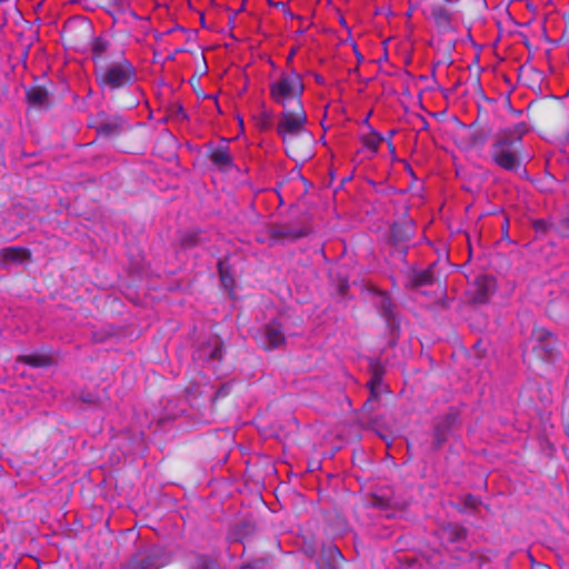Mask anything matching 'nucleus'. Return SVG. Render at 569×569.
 Here are the masks:
<instances>
[{"label": "nucleus", "instance_id": "nucleus-7", "mask_svg": "<svg viewBox=\"0 0 569 569\" xmlns=\"http://www.w3.org/2000/svg\"><path fill=\"white\" fill-rule=\"evenodd\" d=\"M221 355L222 345L218 338H213L197 350V358L202 360L220 359Z\"/></svg>", "mask_w": 569, "mask_h": 569}, {"label": "nucleus", "instance_id": "nucleus-14", "mask_svg": "<svg viewBox=\"0 0 569 569\" xmlns=\"http://www.w3.org/2000/svg\"><path fill=\"white\" fill-rule=\"evenodd\" d=\"M442 537H447L450 541H458L465 537V532L462 528L458 526H450L442 530Z\"/></svg>", "mask_w": 569, "mask_h": 569}, {"label": "nucleus", "instance_id": "nucleus-15", "mask_svg": "<svg viewBox=\"0 0 569 569\" xmlns=\"http://www.w3.org/2000/svg\"><path fill=\"white\" fill-rule=\"evenodd\" d=\"M369 387H370L371 396L373 398H377L379 392H380V390H381V388H382V383H381L380 377H378L377 375L373 376V378L369 382Z\"/></svg>", "mask_w": 569, "mask_h": 569}, {"label": "nucleus", "instance_id": "nucleus-1", "mask_svg": "<svg viewBox=\"0 0 569 569\" xmlns=\"http://www.w3.org/2000/svg\"><path fill=\"white\" fill-rule=\"evenodd\" d=\"M307 122L303 104L283 107L278 116L277 133L282 140L286 153L295 161H303L311 156L312 137L306 128Z\"/></svg>", "mask_w": 569, "mask_h": 569}, {"label": "nucleus", "instance_id": "nucleus-9", "mask_svg": "<svg viewBox=\"0 0 569 569\" xmlns=\"http://www.w3.org/2000/svg\"><path fill=\"white\" fill-rule=\"evenodd\" d=\"M266 338L269 343V348H278L284 342V336L279 323L271 322L267 326Z\"/></svg>", "mask_w": 569, "mask_h": 569}, {"label": "nucleus", "instance_id": "nucleus-11", "mask_svg": "<svg viewBox=\"0 0 569 569\" xmlns=\"http://www.w3.org/2000/svg\"><path fill=\"white\" fill-rule=\"evenodd\" d=\"M19 361L32 367H49L52 363L50 356L39 353L20 356Z\"/></svg>", "mask_w": 569, "mask_h": 569}, {"label": "nucleus", "instance_id": "nucleus-5", "mask_svg": "<svg viewBox=\"0 0 569 569\" xmlns=\"http://www.w3.org/2000/svg\"><path fill=\"white\" fill-rule=\"evenodd\" d=\"M227 141H223L221 144L214 147L210 151V160L211 162L221 171H230L233 169V160L231 158L229 147Z\"/></svg>", "mask_w": 569, "mask_h": 569}, {"label": "nucleus", "instance_id": "nucleus-22", "mask_svg": "<svg viewBox=\"0 0 569 569\" xmlns=\"http://www.w3.org/2000/svg\"><path fill=\"white\" fill-rule=\"evenodd\" d=\"M219 269H220L222 281L224 282L226 279H224V276H223V270H222V264L221 263H219Z\"/></svg>", "mask_w": 569, "mask_h": 569}, {"label": "nucleus", "instance_id": "nucleus-4", "mask_svg": "<svg viewBox=\"0 0 569 569\" xmlns=\"http://www.w3.org/2000/svg\"><path fill=\"white\" fill-rule=\"evenodd\" d=\"M492 159L497 166L508 171L520 169V159L516 148V141L500 138L492 146Z\"/></svg>", "mask_w": 569, "mask_h": 569}, {"label": "nucleus", "instance_id": "nucleus-8", "mask_svg": "<svg viewBox=\"0 0 569 569\" xmlns=\"http://www.w3.org/2000/svg\"><path fill=\"white\" fill-rule=\"evenodd\" d=\"M167 561L162 557H158V550H152L151 555L141 560V563L138 565L137 560L130 562L127 569H159L163 567Z\"/></svg>", "mask_w": 569, "mask_h": 569}, {"label": "nucleus", "instance_id": "nucleus-10", "mask_svg": "<svg viewBox=\"0 0 569 569\" xmlns=\"http://www.w3.org/2000/svg\"><path fill=\"white\" fill-rule=\"evenodd\" d=\"M1 254L4 261L22 263L30 259V252L27 249L19 247L3 249Z\"/></svg>", "mask_w": 569, "mask_h": 569}, {"label": "nucleus", "instance_id": "nucleus-17", "mask_svg": "<svg viewBox=\"0 0 569 569\" xmlns=\"http://www.w3.org/2000/svg\"><path fill=\"white\" fill-rule=\"evenodd\" d=\"M270 126V114L269 113H262L260 121L258 122V127L261 130H267Z\"/></svg>", "mask_w": 569, "mask_h": 569}, {"label": "nucleus", "instance_id": "nucleus-6", "mask_svg": "<svg viewBox=\"0 0 569 569\" xmlns=\"http://www.w3.org/2000/svg\"><path fill=\"white\" fill-rule=\"evenodd\" d=\"M496 289V281L489 276H479L475 281L473 301L486 302Z\"/></svg>", "mask_w": 569, "mask_h": 569}, {"label": "nucleus", "instance_id": "nucleus-18", "mask_svg": "<svg viewBox=\"0 0 569 569\" xmlns=\"http://www.w3.org/2000/svg\"><path fill=\"white\" fill-rule=\"evenodd\" d=\"M569 221V218L566 219L559 227V231L562 233V236H569V228H566V222Z\"/></svg>", "mask_w": 569, "mask_h": 569}, {"label": "nucleus", "instance_id": "nucleus-20", "mask_svg": "<svg viewBox=\"0 0 569 569\" xmlns=\"http://www.w3.org/2000/svg\"><path fill=\"white\" fill-rule=\"evenodd\" d=\"M535 226H536L537 230H543L545 227H546V222L545 221H537Z\"/></svg>", "mask_w": 569, "mask_h": 569}, {"label": "nucleus", "instance_id": "nucleus-3", "mask_svg": "<svg viewBox=\"0 0 569 569\" xmlns=\"http://www.w3.org/2000/svg\"><path fill=\"white\" fill-rule=\"evenodd\" d=\"M133 66L127 59L111 63L98 73L101 86L111 89L120 88L134 79Z\"/></svg>", "mask_w": 569, "mask_h": 569}, {"label": "nucleus", "instance_id": "nucleus-12", "mask_svg": "<svg viewBox=\"0 0 569 569\" xmlns=\"http://www.w3.org/2000/svg\"><path fill=\"white\" fill-rule=\"evenodd\" d=\"M27 98L31 104L42 106L47 102L48 93L44 89L36 87L28 90Z\"/></svg>", "mask_w": 569, "mask_h": 569}, {"label": "nucleus", "instance_id": "nucleus-21", "mask_svg": "<svg viewBox=\"0 0 569 569\" xmlns=\"http://www.w3.org/2000/svg\"><path fill=\"white\" fill-rule=\"evenodd\" d=\"M329 550L332 555H337V556L341 557V553L337 547H331Z\"/></svg>", "mask_w": 569, "mask_h": 569}, {"label": "nucleus", "instance_id": "nucleus-2", "mask_svg": "<svg viewBox=\"0 0 569 569\" xmlns=\"http://www.w3.org/2000/svg\"><path fill=\"white\" fill-rule=\"evenodd\" d=\"M270 99L280 107L302 104L305 83L302 76L295 69L282 70L269 83Z\"/></svg>", "mask_w": 569, "mask_h": 569}, {"label": "nucleus", "instance_id": "nucleus-16", "mask_svg": "<svg viewBox=\"0 0 569 569\" xmlns=\"http://www.w3.org/2000/svg\"><path fill=\"white\" fill-rule=\"evenodd\" d=\"M197 569H218V567L214 562L206 558H200L197 563Z\"/></svg>", "mask_w": 569, "mask_h": 569}, {"label": "nucleus", "instance_id": "nucleus-19", "mask_svg": "<svg viewBox=\"0 0 569 569\" xmlns=\"http://www.w3.org/2000/svg\"><path fill=\"white\" fill-rule=\"evenodd\" d=\"M429 279V274L427 272L422 273L419 278V283H427Z\"/></svg>", "mask_w": 569, "mask_h": 569}, {"label": "nucleus", "instance_id": "nucleus-23", "mask_svg": "<svg viewBox=\"0 0 569 569\" xmlns=\"http://www.w3.org/2000/svg\"><path fill=\"white\" fill-rule=\"evenodd\" d=\"M293 56H295V51L292 50V51L290 52V54L288 56V59H287V60H288V62H290V61L292 60Z\"/></svg>", "mask_w": 569, "mask_h": 569}, {"label": "nucleus", "instance_id": "nucleus-13", "mask_svg": "<svg viewBox=\"0 0 569 569\" xmlns=\"http://www.w3.org/2000/svg\"><path fill=\"white\" fill-rule=\"evenodd\" d=\"M383 138L378 132L371 131L369 134L363 137V144L372 152H376Z\"/></svg>", "mask_w": 569, "mask_h": 569}]
</instances>
